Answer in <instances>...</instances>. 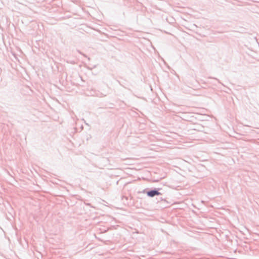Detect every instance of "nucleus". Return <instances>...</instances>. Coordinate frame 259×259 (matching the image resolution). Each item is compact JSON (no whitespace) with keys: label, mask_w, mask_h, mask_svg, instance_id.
<instances>
[{"label":"nucleus","mask_w":259,"mask_h":259,"mask_svg":"<svg viewBox=\"0 0 259 259\" xmlns=\"http://www.w3.org/2000/svg\"><path fill=\"white\" fill-rule=\"evenodd\" d=\"M159 189H154L153 190H151L146 192V194L148 196L150 197H153L156 195H161V193L159 192ZM146 192V190H144L143 193H145Z\"/></svg>","instance_id":"1"}]
</instances>
